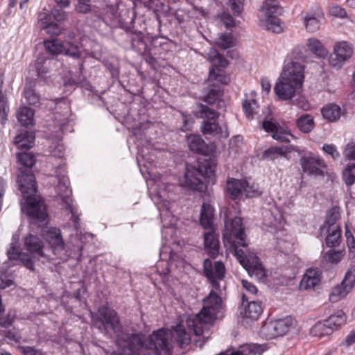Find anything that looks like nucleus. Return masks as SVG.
Masks as SVG:
<instances>
[{"mask_svg":"<svg viewBox=\"0 0 355 355\" xmlns=\"http://www.w3.org/2000/svg\"><path fill=\"white\" fill-rule=\"evenodd\" d=\"M92 321L94 327L105 335H116V343L121 352L112 355H139L142 349H153L155 355H173L174 333L181 348L191 342L190 334L180 324L174 331L166 328L153 331L144 339L142 334L122 326L117 313L106 306L99 307L98 312L92 314Z\"/></svg>","mask_w":355,"mask_h":355,"instance_id":"nucleus-1","label":"nucleus"},{"mask_svg":"<svg viewBox=\"0 0 355 355\" xmlns=\"http://www.w3.org/2000/svg\"><path fill=\"white\" fill-rule=\"evenodd\" d=\"M223 214L225 224L223 235L224 245L233 253L241 266H263L254 251L239 248V245L243 248L248 246L242 218L233 216L230 209H225L220 216Z\"/></svg>","mask_w":355,"mask_h":355,"instance_id":"nucleus-2","label":"nucleus"},{"mask_svg":"<svg viewBox=\"0 0 355 355\" xmlns=\"http://www.w3.org/2000/svg\"><path fill=\"white\" fill-rule=\"evenodd\" d=\"M304 57L300 50L294 49L291 53V60L284 67L279 82L274 87L275 94L279 99L290 100L295 94L296 89L301 88L304 79V66L300 60Z\"/></svg>","mask_w":355,"mask_h":355,"instance_id":"nucleus-3","label":"nucleus"},{"mask_svg":"<svg viewBox=\"0 0 355 355\" xmlns=\"http://www.w3.org/2000/svg\"><path fill=\"white\" fill-rule=\"evenodd\" d=\"M17 182L23 197L20 202L21 211L31 219L44 221L48 216L46 207L42 199L36 197L37 186L35 175L28 171H22Z\"/></svg>","mask_w":355,"mask_h":355,"instance_id":"nucleus-4","label":"nucleus"},{"mask_svg":"<svg viewBox=\"0 0 355 355\" xmlns=\"http://www.w3.org/2000/svg\"><path fill=\"white\" fill-rule=\"evenodd\" d=\"M223 310L221 297L214 291L204 300V306L201 311L193 318L186 321L188 329L196 336L202 335L209 324H211L217 318L218 313Z\"/></svg>","mask_w":355,"mask_h":355,"instance_id":"nucleus-5","label":"nucleus"},{"mask_svg":"<svg viewBox=\"0 0 355 355\" xmlns=\"http://www.w3.org/2000/svg\"><path fill=\"white\" fill-rule=\"evenodd\" d=\"M216 166L217 162L214 157L205 159L203 162L198 164V167L187 165L183 186L192 190L203 192L206 189L204 179L214 175Z\"/></svg>","mask_w":355,"mask_h":355,"instance_id":"nucleus-6","label":"nucleus"},{"mask_svg":"<svg viewBox=\"0 0 355 355\" xmlns=\"http://www.w3.org/2000/svg\"><path fill=\"white\" fill-rule=\"evenodd\" d=\"M57 191L61 198L63 208L69 211L71 214V218L73 222L74 227L76 229H78L80 225V218L77 213V209L74 208L72 205V191L69 188V182L67 177L62 176L59 179Z\"/></svg>","mask_w":355,"mask_h":355,"instance_id":"nucleus-7","label":"nucleus"},{"mask_svg":"<svg viewBox=\"0 0 355 355\" xmlns=\"http://www.w3.org/2000/svg\"><path fill=\"white\" fill-rule=\"evenodd\" d=\"M294 324V319L288 316L265 322L261 329V333L266 338L272 339L285 335Z\"/></svg>","mask_w":355,"mask_h":355,"instance_id":"nucleus-8","label":"nucleus"},{"mask_svg":"<svg viewBox=\"0 0 355 355\" xmlns=\"http://www.w3.org/2000/svg\"><path fill=\"white\" fill-rule=\"evenodd\" d=\"M55 62L53 58H49L44 55H40L34 63L31 64L28 68V73L34 79L47 81L50 78V67Z\"/></svg>","mask_w":355,"mask_h":355,"instance_id":"nucleus-9","label":"nucleus"},{"mask_svg":"<svg viewBox=\"0 0 355 355\" xmlns=\"http://www.w3.org/2000/svg\"><path fill=\"white\" fill-rule=\"evenodd\" d=\"M353 54L352 46L347 42H341L335 44L334 52L329 58L331 67L340 69Z\"/></svg>","mask_w":355,"mask_h":355,"instance_id":"nucleus-10","label":"nucleus"},{"mask_svg":"<svg viewBox=\"0 0 355 355\" xmlns=\"http://www.w3.org/2000/svg\"><path fill=\"white\" fill-rule=\"evenodd\" d=\"M7 256L8 260L15 261L12 263V266L19 263L24 264V266H28V264L31 263V257L29 254L21 252L19 246V236L17 234L12 236L10 248L7 251Z\"/></svg>","mask_w":355,"mask_h":355,"instance_id":"nucleus-11","label":"nucleus"},{"mask_svg":"<svg viewBox=\"0 0 355 355\" xmlns=\"http://www.w3.org/2000/svg\"><path fill=\"white\" fill-rule=\"evenodd\" d=\"M262 128L271 134V137L279 142H290L289 137H293L290 130L277 122L266 119L262 122Z\"/></svg>","mask_w":355,"mask_h":355,"instance_id":"nucleus-12","label":"nucleus"},{"mask_svg":"<svg viewBox=\"0 0 355 355\" xmlns=\"http://www.w3.org/2000/svg\"><path fill=\"white\" fill-rule=\"evenodd\" d=\"M24 245L31 254L29 255L31 259L33 258H45L43 242L37 236L31 234L26 236L24 239ZM28 266H33L32 262L28 264Z\"/></svg>","mask_w":355,"mask_h":355,"instance_id":"nucleus-13","label":"nucleus"},{"mask_svg":"<svg viewBox=\"0 0 355 355\" xmlns=\"http://www.w3.org/2000/svg\"><path fill=\"white\" fill-rule=\"evenodd\" d=\"M242 306L243 309L240 311V315L243 318L252 320H257L263 311L261 302L257 301L249 302L245 293L242 294Z\"/></svg>","mask_w":355,"mask_h":355,"instance_id":"nucleus-14","label":"nucleus"},{"mask_svg":"<svg viewBox=\"0 0 355 355\" xmlns=\"http://www.w3.org/2000/svg\"><path fill=\"white\" fill-rule=\"evenodd\" d=\"M321 276L320 268H308L301 280L300 288L306 290L314 288L320 282Z\"/></svg>","mask_w":355,"mask_h":355,"instance_id":"nucleus-15","label":"nucleus"},{"mask_svg":"<svg viewBox=\"0 0 355 355\" xmlns=\"http://www.w3.org/2000/svg\"><path fill=\"white\" fill-rule=\"evenodd\" d=\"M200 128L205 135L216 136L220 138H227L229 136L227 127L220 126L216 121H203Z\"/></svg>","mask_w":355,"mask_h":355,"instance_id":"nucleus-16","label":"nucleus"},{"mask_svg":"<svg viewBox=\"0 0 355 355\" xmlns=\"http://www.w3.org/2000/svg\"><path fill=\"white\" fill-rule=\"evenodd\" d=\"M205 250L211 259H215L220 253L218 236L214 232H209L204 235Z\"/></svg>","mask_w":355,"mask_h":355,"instance_id":"nucleus-17","label":"nucleus"},{"mask_svg":"<svg viewBox=\"0 0 355 355\" xmlns=\"http://www.w3.org/2000/svg\"><path fill=\"white\" fill-rule=\"evenodd\" d=\"M300 165L304 173L309 175H322V171L319 168L322 166V161L313 157L303 156L300 160Z\"/></svg>","mask_w":355,"mask_h":355,"instance_id":"nucleus-18","label":"nucleus"},{"mask_svg":"<svg viewBox=\"0 0 355 355\" xmlns=\"http://www.w3.org/2000/svg\"><path fill=\"white\" fill-rule=\"evenodd\" d=\"M223 95V89L216 83H211L202 90L201 99L208 103L214 104L217 102Z\"/></svg>","mask_w":355,"mask_h":355,"instance_id":"nucleus-19","label":"nucleus"},{"mask_svg":"<svg viewBox=\"0 0 355 355\" xmlns=\"http://www.w3.org/2000/svg\"><path fill=\"white\" fill-rule=\"evenodd\" d=\"M41 22V26L48 34L58 36L62 33V28L56 22L52 20L50 14L46 12H40L38 16Z\"/></svg>","mask_w":355,"mask_h":355,"instance_id":"nucleus-20","label":"nucleus"},{"mask_svg":"<svg viewBox=\"0 0 355 355\" xmlns=\"http://www.w3.org/2000/svg\"><path fill=\"white\" fill-rule=\"evenodd\" d=\"M187 143L189 149L194 153L206 155L209 152L207 144L201 136L198 135H187Z\"/></svg>","mask_w":355,"mask_h":355,"instance_id":"nucleus-21","label":"nucleus"},{"mask_svg":"<svg viewBox=\"0 0 355 355\" xmlns=\"http://www.w3.org/2000/svg\"><path fill=\"white\" fill-rule=\"evenodd\" d=\"M244 180L229 178L226 184V191L233 200H239L243 197Z\"/></svg>","mask_w":355,"mask_h":355,"instance_id":"nucleus-22","label":"nucleus"},{"mask_svg":"<svg viewBox=\"0 0 355 355\" xmlns=\"http://www.w3.org/2000/svg\"><path fill=\"white\" fill-rule=\"evenodd\" d=\"M225 268H204V274L215 289L220 288V282L225 276Z\"/></svg>","mask_w":355,"mask_h":355,"instance_id":"nucleus-23","label":"nucleus"},{"mask_svg":"<svg viewBox=\"0 0 355 355\" xmlns=\"http://www.w3.org/2000/svg\"><path fill=\"white\" fill-rule=\"evenodd\" d=\"M35 138L34 132L25 131L15 136L14 144L21 152L27 151L33 146Z\"/></svg>","mask_w":355,"mask_h":355,"instance_id":"nucleus-24","label":"nucleus"},{"mask_svg":"<svg viewBox=\"0 0 355 355\" xmlns=\"http://www.w3.org/2000/svg\"><path fill=\"white\" fill-rule=\"evenodd\" d=\"M3 84V76L2 74H0V121L3 126L8 121L10 107L7 95L2 91Z\"/></svg>","mask_w":355,"mask_h":355,"instance_id":"nucleus-25","label":"nucleus"},{"mask_svg":"<svg viewBox=\"0 0 355 355\" xmlns=\"http://www.w3.org/2000/svg\"><path fill=\"white\" fill-rule=\"evenodd\" d=\"M321 113L323 118L329 122H335L341 116V108L335 103H329L322 107Z\"/></svg>","mask_w":355,"mask_h":355,"instance_id":"nucleus-26","label":"nucleus"},{"mask_svg":"<svg viewBox=\"0 0 355 355\" xmlns=\"http://www.w3.org/2000/svg\"><path fill=\"white\" fill-rule=\"evenodd\" d=\"M46 239L51 245L53 251L64 248V242L59 229L51 227L46 233Z\"/></svg>","mask_w":355,"mask_h":355,"instance_id":"nucleus-27","label":"nucleus"},{"mask_svg":"<svg viewBox=\"0 0 355 355\" xmlns=\"http://www.w3.org/2000/svg\"><path fill=\"white\" fill-rule=\"evenodd\" d=\"M340 218V209L338 207H333L329 211L327 218L323 225L320 227V230L322 232L325 228H336L341 227L340 225L337 224V220Z\"/></svg>","mask_w":355,"mask_h":355,"instance_id":"nucleus-28","label":"nucleus"},{"mask_svg":"<svg viewBox=\"0 0 355 355\" xmlns=\"http://www.w3.org/2000/svg\"><path fill=\"white\" fill-rule=\"evenodd\" d=\"M291 150L288 146H274L268 148L262 153V159L275 160L278 156L286 157Z\"/></svg>","mask_w":355,"mask_h":355,"instance_id":"nucleus-29","label":"nucleus"},{"mask_svg":"<svg viewBox=\"0 0 355 355\" xmlns=\"http://www.w3.org/2000/svg\"><path fill=\"white\" fill-rule=\"evenodd\" d=\"M17 159L18 162L23 166L26 167L25 169H21L20 173L18 175H21L22 171H27L34 174L31 168L35 165L36 159L35 155L32 153H28L26 151H22L17 153ZM19 176H17L18 178Z\"/></svg>","mask_w":355,"mask_h":355,"instance_id":"nucleus-30","label":"nucleus"},{"mask_svg":"<svg viewBox=\"0 0 355 355\" xmlns=\"http://www.w3.org/2000/svg\"><path fill=\"white\" fill-rule=\"evenodd\" d=\"M214 218V209L207 203H203L201 207L200 214V225L205 228H209L212 226Z\"/></svg>","mask_w":355,"mask_h":355,"instance_id":"nucleus-31","label":"nucleus"},{"mask_svg":"<svg viewBox=\"0 0 355 355\" xmlns=\"http://www.w3.org/2000/svg\"><path fill=\"white\" fill-rule=\"evenodd\" d=\"M327 235L325 239V244L328 248H335L341 242V227L325 228Z\"/></svg>","mask_w":355,"mask_h":355,"instance_id":"nucleus-32","label":"nucleus"},{"mask_svg":"<svg viewBox=\"0 0 355 355\" xmlns=\"http://www.w3.org/2000/svg\"><path fill=\"white\" fill-rule=\"evenodd\" d=\"M262 10L266 17H278L283 13V8L281 7L276 0H265Z\"/></svg>","mask_w":355,"mask_h":355,"instance_id":"nucleus-33","label":"nucleus"},{"mask_svg":"<svg viewBox=\"0 0 355 355\" xmlns=\"http://www.w3.org/2000/svg\"><path fill=\"white\" fill-rule=\"evenodd\" d=\"M309 50L313 53L317 58H324L328 51L320 40L315 38H310L306 43Z\"/></svg>","mask_w":355,"mask_h":355,"instance_id":"nucleus-34","label":"nucleus"},{"mask_svg":"<svg viewBox=\"0 0 355 355\" xmlns=\"http://www.w3.org/2000/svg\"><path fill=\"white\" fill-rule=\"evenodd\" d=\"M248 275L261 282H267L271 272L267 268H244Z\"/></svg>","mask_w":355,"mask_h":355,"instance_id":"nucleus-35","label":"nucleus"},{"mask_svg":"<svg viewBox=\"0 0 355 355\" xmlns=\"http://www.w3.org/2000/svg\"><path fill=\"white\" fill-rule=\"evenodd\" d=\"M333 332V327L327 324L326 320L315 323L310 329V333L313 336L322 338L329 336Z\"/></svg>","mask_w":355,"mask_h":355,"instance_id":"nucleus-36","label":"nucleus"},{"mask_svg":"<svg viewBox=\"0 0 355 355\" xmlns=\"http://www.w3.org/2000/svg\"><path fill=\"white\" fill-rule=\"evenodd\" d=\"M35 85V81L30 82L28 85L26 84L24 90V96L27 103L35 106L39 103L40 96L33 88Z\"/></svg>","mask_w":355,"mask_h":355,"instance_id":"nucleus-37","label":"nucleus"},{"mask_svg":"<svg viewBox=\"0 0 355 355\" xmlns=\"http://www.w3.org/2000/svg\"><path fill=\"white\" fill-rule=\"evenodd\" d=\"M34 111L28 107H21L17 112V117L20 123L27 127L33 124Z\"/></svg>","mask_w":355,"mask_h":355,"instance_id":"nucleus-38","label":"nucleus"},{"mask_svg":"<svg viewBox=\"0 0 355 355\" xmlns=\"http://www.w3.org/2000/svg\"><path fill=\"white\" fill-rule=\"evenodd\" d=\"M54 118L55 123L59 128V132L57 133V137L58 140H61L62 134L71 131V121L69 120L67 116H63L60 114H55Z\"/></svg>","mask_w":355,"mask_h":355,"instance_id":"nucleus-39","label":"nucleus"},{"mask_svg":"<svg viewBox=\"0 0 355 355\" xmlns=\"http://www.w3.org/2000/svg\"><path fill=\"white\" fill-rule=\"evenodd\" d=\"M209 81H216L220 85H227L230 78L225 74V72L220 68L211 67L209 72Z\"/></svg>","mask_w":355,"mask_h":355,"instance_id":"nucleus-40","label":"nucleus"},{"mask_svg":"<svg viewBox=\"0 0 355 355\" xmlns=\"http://www.w3.org/2000/svg\"><path fill=\"white\" fill-rule=\"evenodd\" d=\"M297 126L304 133L310 132L314 128L313 116L308 114L302 115L297 120Z\"/></svg>","mask_w":355,"mask_h":355,"instance_id":"nucleus-41","label":"nucleus"},{"mask_svg":"<svg viewBox=\"0 0 355 355\" xmlns=\"http://www.w3.org/2000/svg\"><path fill=\"white\" fill-rule=\"evenodd\" d=\"M44 48L46 53L52 55H58L62 53L63 43L56 40H49L44 42Z\"/></svg>","mask_w":355,"mask_h":355,"instance_id":"nucleus-42","label":"nucleus"},{"mask_svg":"<svg viewBox=\"0 0 355 355\" xmlns=\"http://www.w3.org/2000/svg\"><path fill=\"white\" fill-rule=\"evenodd\" d=\"M198 107L199 116L202 118L204 121H217L218 119L219 113L207 105L200 103Z\"/></svg>","mask_w":355,"mask_h":355,"instance_id":"nucleus-43","label":"nucleus"},{"mask_svg":"<svg viewBox=\"0 0 355 355\" xmlns=\"http://www.w3.org/2000/svg\"><path fill=\"white\" fill-rule=\"evenodd\" d=\"M350 290L343 282L334 287L329 295V300L332 302H338L339 300L345 297Z\"/></svg>","mask_w":355,"mask_h":355,"instance_id":"nucleus-44","label":"nucleus"},{"mask_svg":"<svg viewBox=\"0 0 355 355\" xmlns=\"http://www.w3.org/2000/svg\"><path fill=\"white\" fill-rule=\"evenodd\" d=\"M220 49L225 50L235 46V40L231 33H221L216 42Z\"/></svg>","mask_w":355,"mask_h":355,"instance_id":"nucleus-45","label":"nucleus"},{"mask_svg":"<svg viewBox=\"0 0 355 355\" xmlns=\"http://www.w3.org/2000/svg\"><path fill=\"white\" fill-rule=\"evenodd\" d=\"M325 320L329 327H333L334 330L340 327L345 322L346 317L342 310H338L335 313L331 315L328 319Z\"/></svg>","mask_w":355,"mask_h":355,"instance_id":"nucleus-46","label":"nucleus"},{"mask_svg":"<svg viewBox=\"0 0 355 355\" xmlns=\"http://www.w3.org/2000/svg\"><path fill=\"white\" fill-rule=\"evenodd\" d=\"M132 49L139 53H144L147 49V44L142 37L141 32L135 33L131 37Z\"/></svg>","mask_w":355,"mask_h":355,"instance_id":"nucleus-47","label":"nucleus"},{"mask_svg":"<svg viewBox=\"0 0 355 355\" xmlns=\"http://www.w3.org/2000/svg\"><path fill=\"white\" fill-rule=\"evenodd\" d=\"M63 47L62 53L64 55L78 60V62H80L79 59L81 56V52L77 45L72 42H67L63 43Z\"/></svg>","mask_w":355,"mask_h":355,"instance_id":"nucleus-48","label":"nucleus"},{"mask_svg":"<svg viewBox=\"0 0 355 355\" xmlns=\"http://www.w3.org/2000/svg\"><path fill=\"white\" fill-rule=\"evenodd\" d=\"M239 348L242 355H261L265 351V347L258 344H245Z\"/></svg>","mask_w":355,"mask_h":355,"instance_id":"nucleus-49","label":"nucleus"},{"mask_svg":"<svg viewBox=\"0 0 355 355\" xmlns=\"http://www.w3.org/2000/svg\"><path fill=\"white\" fill-rule=\"evenodd\" d=\"M304 22L306 30L311 33H314L319 30L321 25L318 17L314 15H306L304 17Z\"/></svg>","mask_w":355,"mask_h":355,"instance_id":"nucleus-50","label":"nucleus"},{"mask_svg":"<svg viewBox=\"0 0 355 355\" xmlns=\"http://www.w3.org/2000/svg\"><path fill=\"white\" fill-rule=\"evenodd\" d=\"M343 180L347 186L355 183V163L349 164L343 171Z\"/></svg>","mask_w":355,"mask_h":355,"instance_id":"nucleus-51","label":"nucleus"},{"mask_svg":"<svg viewBox=\"0 0 355 355\" xmlns=\"http://www.w3.org/2000/svg\"><path fill=\"white\" fill-rule=\"evenodd\" d=\"M266 25L267 29L273 33H279L282 31L280 19L277 17H266Z\"/></svg>","mask_w":355,"mask_h":355,"instance_id":"nucleus-52","label":"nucleus"},{"mask_svg":"<svg viewBox=\"0 0 355 355\" xmlns=\"http://www.w3.org/2000/svg\"><path fill=\"white\" fill-rule=\"evenodd\" d=\"M343 255L344 254L343 251H335L334 250H329L324 255L323 259H324L328 263L337 264L340 262Z\"/></svg>","mask_w":355,"mask_h":355,"instance_id":"nucleus-53","label":"nucleus"},{"mask_svg":"<svg viewBox=\"0 0 355 355\" xmlns=\"http://www.w3.org/2000/svg\"><path fill=\"white\" fill-rule=\"evenodd\" d=\"M243 194L244 193L247 198H252L261 195V191L258 189V187L254 184H250V183L244 180Z\"/></svg>","mask_w":355,"mask_h":355,"instance_id":"nucleus-54","label":"nucleus"},{"mask_svg":"<svg viewBox=\"0 0 355 355\" xmlns=\"http://www.w3.org/2000/svg\"><path fill=\"white\" fill-rule=\"evenodd\" d=\"M210 60L214 64L212 67L214 68H225L229 64L227 60L225 59L222 54L219 53L217 51L216 52L215 55L210 57Z\"/></svg>","mask_w":355,"mask_h":355,"instance_id":"nucleus-55","label":"nucleus"},{"mask_svg":"<svg viewBox=\"0 0 355 355\" xmlns=\"http://www.w3.org/2000/svg\"><path fill=\"white\" fill-rule=\"evenodd\" d=\"M351 291L355 284V268H351L345 274L344 279L342 281Z\"/></svg>","mask_w":355,"mask_h":355,"instance_id":"nucleus-56","label":"nucleus"},{"mask_svg":"<svg viewBox=\"0 0 355 355\" xmlns=\"http://www.w3.org/2000/svg\"><path fill=\"white\" fill-rule=\"evenodd\" d=\"M19 349L24 355H46V353L42 349H35L33 347L20 346Z\"/></svg>","mask_w":355,"mask_h":355,"instance_id":"nucleus-57","label":"nucleus"},{"mask_svg":"<svg viewBox=\"0 0 355 355\" xmlns=\"http://www.w3.org/2000/svg\"><path fill=\"white\" fill-rule=\"evenodd\" d=\"M63 8H60L57 7H54L51 10V14H50L56 21H63L67 19V13L64 12Z\"/></svg>","mask_w":355,"mask_h":355,"instance_id":"nucleus-58","label":"nucleus"},{"mask_svg":"<svg viewBox=\"0 0 355 355\" xmlns=\"http://www.w3.org/2000/svg\"><path fill=\"white\" fill-rule=\"evenodd\" d=\"M14 284L11 277L5 272H0V289H5Z\"/></svg>","mask_w":355,"mask_h":355,"instance_id":"nucleus-59","label":"nucleus"},{"mask_svg":"<svg viewBox=\"0 0 355 355\" xmlns=\"http://www.w3.org/2000/svg\"><path fill=\"white\" fill-rule=\"evenodd\" d=\"M329 14L340 18H345L347 16L345 10L338 5L333 6L329 8Z\"/></svg>","mask_w":355,"mask_h":355,"instance_id":"nucleus-60","label":"nucleus"},{"mask_svg":"<svg viewBox=\"0 0 355 355\" xmlns=\"http://www.w3.org/2000/svg\"><path fill=\"white\" fill-rule=\"evenodd\" d=\"M322 149L326 153L330 155L334 159H337L340 157V153L334 144H324Z\"/></svg>","mask_w":355,"mask_h":355,"instance_id":"nucleus-61","label":"nucleus"},{"mask_svg":"<svg viewBox=\"0 0 355 355\" xmlns=\"http://www.w3.org/2000/svg\"><path fill=\"white\" fill-rule=\"evenodd\" d=\"M252 104L256 105L257 101L255 100H252V102H250L248 100H245L243 103V110L248 118L253 116L254 107H252Z\"/></svg>","mask_w":355,"mask_h":355,"instance_id":"nucleus-62","label":"nucleus"},{"mask_svg":"<svg viewBox=\"0 0 355 355\" xmlns=\"http://www.w3.org/2000/svg\"><path fill=\"white\" fill-rule=\"evenodd\" d=\"M243 0H230L231 9L234 15H239L243 10Z\"/></svg>","mask_w":355,"mask_h":355,"instance_id":"nucleus-63","label":"nucleus"},{"mask_svg":"<svg viewBox=\"0 0 355 355\" xmlns=\"http://www.w3.org/2000/svg\"><path fill=\"white\" fill-rule=\"evenodd\" d=\"M344 155L349 159L355 160V144H349L344 150Z\"/></svg>","mask_w":355,"mask_h":355,"instance_id":"nucleus-64","label":"nucleus"}]
</instances>
